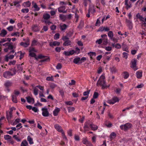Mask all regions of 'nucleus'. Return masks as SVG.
Wrapping results in <instances>:
<instances>
[{
    "label": "nucleus",
    "mask_w": 146,
    "mask_h": 146,
    "mask_svg": "<svg viewBox=\"0 0 146 146\" xmlns=\"http://www.w3.org/2000/svg\"><path fill=\"white\" fill-rule=\"evenodd\" d=\"M60 94L62 97H63L64 96V91L62 89H60L59 91Z\"/></svg>",
    "instance_id": "obj_41"
},
{
    "label": "nucleus",
    "mask_w": 146,
    "mask_h": 146,
    "mask_svg": "<svg viewBox=\"0 0 146 146\" xmlns=\"http://www.w3.org/2000/svg\"><path fill=\"white\" fill-rule=\"evenodd\" d=\"M29 55L32 57H35L36 56V54L35 53L32 52H30Z\"/></svg>",
    "instance_id": "obj_64"
},
{
    "label": "nucleus",
    "mask_w": 146,
    "mask_h": 146,
    "mask_svg": "<svg viewBox=\"0 0 146 146\" xmlns=\"http://www.w3.org/2000/svg\"><path fill=\"white\" fill-rule=\"evenodd\" d=\"M116 136V134L115 132H112L110 136V139H112L115 137Z\"/></svg>",
    "instance_id": "obj_34"
},
{
    "label": "nucleus",
    "mask_w": 146,
    "mask_h": 146,
    "mask_svg": "<svg viewBox=\"0 0 146 146\" xmlns=\"http://www.w3.org/2000/svg\"><path fill=\"white\" fill-rule=\"evenodd\" d=\"M3 77L6 79L10 78L11 76H13L12 73L10 71H7L5 72L3 74Z\"/></svg>",
    "instance_id": "obj_4"
},
{
    "label": "nucleus",
    "mask_w": 146,
    "mask_h": 146,
    "mask_svg": "<svg viewBox=\"0 0 146 146\" xmlns=\"http://www.w3.org/2000/svg\"><path fill=\"white\" fill-rule=\"evenodd\" d=\"M27 102L29 103H30L33 102L32 103H34L35 102L34 99L33 98H31L30 96L27 97L26 98Z\"/></svg>",
    "instance_id": "obj_20"
},
{
    "label": "nucleus",
    "mask_w": 146,
    "mask_h": 146,
    "mask_svg": "<svg viewBox=\"0 0 146 146\" xmlns=\"http://www.w3.org/2000/svg\"><path fill=\"white\" fill-rule=\"evenodd\" d=\"M126 21L128 23V25L129 29H131L132 28V22L130 21L127 19H126Z\"/></svg>",
    "instance_id": "obj_23"
},
{
    "label": "nucleus",
    "mask_w": 146,
    "mask_h": 146,
    "mask_svg": "<svg viewBox=\"0 0 146 146\" xmlns=\"http://www.w3.org/2000/svg\"><path fill=\"white\" fill-rule=\"evenodd\" d=\"M55 129L59 132L62 133L64 132L62 127L58 124H56L54 125Z\"/></svg>",
    "instance_id": "obj_14"
},
{
    "label": "nucleus",
    "mask_w": 146,
    "mask_h": 146,
    "mask_svg": "<svg viewBox=\"0 0 146 146\" xmlns=\"http://www.w3.org/2000/svg\"><path fill=\"white\" fill-rule=\"evenodd\" d=\"M13 137L18 142L20 141H21L20 138L18 137L17 135H14L13 136Z\"/></svg>",
    "instance_id": "obj_43"
},
{
    "label": "nucleus",
    "mask_w": 146,
    "mask_h": 146,
    "mask_svg": "<svg viewBox=\"0 0 146 146\" xmlns=\"http://www.w3.org/2000/svg\"><path fill=\"white\" fill-rule=\"evenodd\" d=\"M62 67V64L60 63H58L56 66V68L57 69L59 70Z\"/></svg>",
    "instance_id": "obj_56"
},
{
    "label": "nucleus",
    "mask_w": 146,
    "mask_h": 146,
    "mask_svg": "<svg viewBox=\"0 0 146 146\" xmlns=\"http://www.w3.org/2000/svg\"><path fill=\"white\" fill-rule=\"evenodd\" d=\"M108 36L111 40H113L114 41V38H113V34L112 31H110L108 33Z\"/></svg>",
    "instance_id": "obj_22"
},
{
    "label": "nucleus",
    "mask_w": 146,
    "mask_h": 146,
    "mask_svg": "<svg viewBox=\"0 0 146 146\" xmlns=\"http://www.w3.org/2000/svg\"><path fill=\"white\" fill-rule=\"evenodd\" d=\"M80 49L78 47H76L75 50H74V53H76L77 54H78L80 53Z\"/></svg>",
    "instance_id": "obj_47"
},
{
    "label": "nucleus",
    "mask_w": 146,
    "mask_h": 146,
    "mask_svg": "<svg viewBox=\"0 0 146 146\" xmlns=\"http://www.w3.org/2000/svg\"><path fill=\"white\" fill-rule=\"evenodd\" d=\"M27 139L30 144H32L33 143V139L30 136H28L27 137Z\"/></svg>",
    "instance_id": "obj_31"
},
{
    "label": "nucleus",
    "mask_w": 146,
    "mask_h": 146,
    "mask_svg": "<svg viewBox=\"0 0 146 146\" xmlns=\"http://www.w3.org/2000/svg\"><path fill=\"white\" fill-rule=\"evenodd\" d=\"M71 44V41L70 40H69L65 41L64 42L63 45L64 46H68L70 45Z\"/></svg>",
    "instance_id": "obj_25"
},
{
    "label": "nucleus",
    "mask_w": 146,
    "mask_h": 146,
    "mask_svg": "<svg viewBox=\"0 0 146 146\" xmlns=\"http://www.w3.org/2000/svg\"><path fill=\"white\" fill-rule=\"evenodd\" d=\"M38 42L37 40H33L32 42L31 46H34L37 45Z\"/></svg>",
    "instance_id": "obj_45"
},
{
    "label": "nucleus",
    "mask_w": 146,
    "mask_h": 146,
    "mask_svg": "<svg viewBox=\"0 0 146 146\" xmlns=\"http://www.w3.org/2000/svg\"><path fill=\"white\" fill-rule=\"evenodd\" d=\"M89 125L90 126L92 130L94 131L97 130L98 128V127L97 125L93 123H91L90 121L89 120L85 122L84 124L83 128L84 129V133L89 130Z\"/></svg>",
    "instance_id": "obj_1"
},
{
    "label": "nucleus",
    "mask_w": 146,
    "mask_h": 146,
    "mask_svg": "<svg viewBox=\"0 0 146 146\" xmlns=\"http://www.w3.org/2000/svg\"><path fill=\"white\" fill-rule=\"evenodd\" d=\"M11 136L8 135H4V138L6 140L10 139L11 138Z\"/></svg>",
    "instance_id": "obj_42"
},
{
    "label": "nucleus",
    "mask_w": 146,
    "mask_h": 146,
    "mask_svg": "<svg viewBox=\"0 0 146 146\" xmlns=\"http://www.w3.org/2000/svg\"><path fill=\"white\" fill-rule=\"evenodd\" d=\"M143 72L141 71H138L136 72V74L137 78L138 79H141L142 76Z\"/></svg>",
    "instance_id": "obj_16"
},
{
    "label": "nucleus",
    "mask_w": 146,
    "mask_h": 146,
    "mask_svg": "<svg viewBox=\"0 0 146 146\" xmlns=\"http://www.w3.org/2000/svg\"><path fill=\"white\" fill-rule=\"evenodd\" d=\"M112 46L113 47L114 46L117 49H119L121 47V45L119 43H117L115 45H114V44H112Z\"/></svg>",
    "instance_id": "obj_37"
},
{
    "label": "nucleus",
    "mask_w": 146,
    "mask_h": 146,
    "mask_svg": "<svg viewBox=\"0 0 146 146\" xmlns=\"http://www.w3.org/2000/svg\"><path fill=\"white\" fill-rule=\"evenodd\" d=\"M33 30L35 32L38 31H39L38 27L37 26L35 25L33 27Z\"/></svg>",
    "instance_id": "obj_39"
},
{
    "label": "nucleus",
    "mask_w": 146,
    "mask_h": 146,
    "mask_svg": "<svg viewBox=\"0 0 146 146\" xmlns=\"http://www.w3.org/2000/svg\"><path fill=\"white\" fill-rule=\"evenodd\" d=\"M89 142L88 141L86 138H83L82 142L84 144L86 145L87 143Z\"/></svg>",
    "instance_id": "obj_59"
},
{
    "label": "nucleus",
    "mask_w": 146,
    "mask_h": 146,
    "mask_svg": "<svg viewBox=\"0 0 146 146\" xmlns=\"http://www.w3.org/2000/svg\"><path fill=\"white\" fill-rule=\"evenodd\" d=\"M119 101V100L117 97H114L111 100H108V102L110 104H113L117 102H118Z\"/></svg>",
    "instance_id": "obj_10"
},
{
    "label": "nucleus",
    "mask_w": 146,
    "mask_h": 146,
    "mask_svg": "<svg viewBox=\"0 0 146 146\" xmlns=\"http://www.w3.org/2000/svg\"><path fill=\"white\" fill-rule=\"evenodd\" d=\"M46 80L47 81H53V76L47 77L46 78Z\"/></svg>",
    "instance_id": "obj_53"
},
{
    "label": "nucleus",
    "mask_w": 146,
    "mask_h": 146,
    "mask_svg": "<svg viewBox=\"0 0 146 146\" xmlns=\"http://www.w3.org/2000/svg\"><path fill=\"white\" fill-rule=\"evenodd\" d=\"M43 18L46 20H47L50 18V15L48 14H46L43 15Z\"/></svg>",
    "instance_id": "obj_35"
},
{
    "label": "nucleus",
    "mask_w": 146,
    "mask_h": 146,
    "mask_svg": "<svg viewBox=\"0 0 146 146\" xmlns=\"http://www.w3.org/2000/svg\"><path fill=\"white\" fill-rule=\"evenodd\" d=\"M7 29L9 31H12L13 29V27L11 26L7 28Z\"/></svg>",
    "instance_id": "obj_62"
},
{
    "label": "nucleus",
    "mask_w": 146,
    "mask_h": 146,
    "mask_svg": "<svg viewBox=\"0 0 146 146\" xmlns=\"http://www.w3.org/2000/svg\"><path fill=\"white\" fill-rule=\"evenodd\" d=\"M18 53H20V58L19 59L20 60H21L24 57V53H23L21 51H20L19 52H18Z\"/></svg>",
    "instance_id": "obj_52"
},
{
    "label": "nucleus",
    "mask_w": 146,
    "mask_h": 146,
    "mask_svg": "<svg viewBox=\"0 0 146 146\" xmlns=\"http://www.w3.org/2000/svg\"><path fill=\"white\" fill-rule=\"evenodd\" d=\"M136 17L139 19L140 21H142L143 22L145 21V19L142 16L140 15L139 13H137L136 15Z\"/></svg>",
    "instance_id": "obj_21"
},
{
    "label": "nucleus",
    "mask_w": 146,
    "mask_h": 146,
    "mask_svg": "<svg viewBox=\"0 0 146 146\" xmlns=\"http://www.w3.org/2000/svg\"><path fill=\"white\" fill-rule=\"evenodd\" d=\"M68 112H72L74 111L75 109L74 107H69L67 108Z\"/></svg>",
    "instance_id": "obj_36"
},
{
    "label": "nucleus",
    "mask_w": 146,
    "mask_h": 146,
    "mask_svg": "<svg viewBox=\"0 0 146 146\" xmlns=\"http://www.w3.org/2000/svg\"><path fill=\"white\" fill-rule=\"evenodd\" d=\"M33 93L35 96L37 95L38 94V89L36 86L33 88Z\"/></svg>",
    "instance_id": "obj_30"
},
{
    "label": "nucleus",
    "mask_w": 146,
    "mask_h": 146,
    "mask_svg": "<svg viewBox=\"0 0 146 146\" xmlns=\"http://www.w3.org/2000/svg\"><path fill=\"white\" fill-rule=\"evenodd\" d=\"M90 90L88 91H85L84 92L83 94L84 96H88V95L90 93Z\"/></svg>",
    "instance_id": "obj_61"
},
{
    "label": "nucleus",
    "mask_w": 146,
    "mask_h": 146,
    "mask_svg": "<svg viewBox=\"0 0 146 146\" xmlns=\"http://www.w3.org/2000/svg\"><path fill=\"white\" fill-rule=\"evenodd\" d=\"M29 44H30L29 43V41H28L25 42H22L20 44V45L23 46L25 48L27 47L29 45Z\"/></svg>",
    "instance_id": "obj_19"
},
{
    "label": "nucleus",
    "mask_w": 146,
    "mask_h": 146,
    "mask_svg": "<svg viewBox=\"0 0 146 146\" xmlns=\"http://www.w3.org/2000/svg\"><path fill=\"white\" fill-rule=\"evenodd\" d=\"M60 110L59 108H56L53 111L54 115L55 116H57Z\"/></svg>",
    "instance_id": "obj_18"
},
{
    "label": "nucleus",
    "mask_w": 146,
    "mask_h": 146,
    "mask_svg": "<svg viewBox=\"0 0 146 146\" xmlns=\"http://www.w3.org/2000/svg\"><path fill=\"white\" fill-rule=\"evenodd\" d=\"M66 7L62 6L58 8V11L59 13H65L67 12V9H66Z\"/></svg>",
    "instance_id": "obj_9"
},
{
    "label": "nucleus",
    "mask_w": 146,
    "mask_h": 146,
    "mask_svg": "<svg viewBox=\"0 0 146 146\" xmlns=\"http://www.w3.org/2000/svg\"><path fill=\"white\" fill-rule=\"evenodd\" d=\"M80 58L77 57L74 58L73 60V62L75 64H78L80 62Z\"/></svg>",
    "instance_id": "obj_27"
},
{
    "label": "nucleus",
    "mask_w": 146,
    "mask_h": 146,
    "mask_svg": "<svg viewBox=\"0 0 146 146\" xmlns=\"http://www.w3.org/2000/svg\"><path fill=\"white\" fill-rule=\"evenodd\" d=\"M67 27V26L65 24H64L62 25H60V28L62 31L65 30Z\"/></svg>",
    "instance_id": "obj_29"
},
{
    "label": "nucleus",
    "mask_w": 146,
    "mask_h": 146,
    "mask_svg": "<svg viewBox=\"0 0 146 146\" xmlns=\"http://www.w3.org/2000/svg\"><path fill=\"white\" fill-rule=\"evenodd\" d=\"M12 100L15 103L17 102V96L14 95H12Z\"/></svg>",
    "instance_id": "obj_26"
},
{
    "label": "nucleus",
    "mask_w": 146,
    "mask_h": 146,
    "mask_svg": "<svg viewBox=\"0 0 146 146\" xmlns=\"http://www.w3.org/2000/svg\"><path fill=\"white\" fill-rule=\"evenodd\" d=\"M7 34V31L5 29H3L0 33V36L4 37Z\"/></svg>",
    "instance_id": "obj_28"
},
{
    "label": "nucleus",
    "mask_w": 146,
    "mask_h": 146,
    "mask_svg": "<svg viewBox=\"0 0 146 146\" xmlns=\"http://www.w3.org/2000/svg\"><path fill=\"white\" fill-rule=\"evenodd\" d=\"M84 25V23L83 21H81L80 22V24L79 26H78V28L79 29H81L82 28Z\"/></svg>",
    "instance_id": "obj_40"
},
{
    "label": "nucleus",
    "mask_w": 146,
    "mask_h": 146,
    "mask_svg": "<svg viewBox=\"0 0 146 146\" xmlns=\"http://www.w3.org/2000/svg\"><path fill=\"white\" fill-rule=\"evenodd\" d=\"M98 96V94L96 92H94L93 96V98L94 99L97 98Z\"/></svg>",
    "instance_id": "obj_49"
},
{
    "label": "nucleus",
    "mask_w": 146,
    "mask_h": 146,
    "mask_svg": "<svg viewBox=\"0 0 146 146\" xmlns=\"http://www.w3.org/2000/svg\"><path fill=\"white\" fill-rule=\"evenodd\" d=\"M129 76V74L127 72H124L123 73V76L125 79H127Z\"/></svg>",
    "instance_id": "obj_24"
},
{
    "label": "nucleus",
    "mask_w": 146,
    "mask_h": 146,
    "mask_svg": "<svg viewBox=\"0 0 146 146\" xmlns=\"http://www.w3.org/2000/svg\"><path fill=\"white\" fill-rule=\"evenodd\" d=\"M132 126V125L131 124L127 123L124 125H121L120 128L121 130L126 131L129 129Z\"/></svg>",
    "instance_id": "obj_3"
},
{
    "label": "nucleus",
    "mask_w": 146,
    "mask_h": 146,
    "mask_svg": "<svg viewBox=\"0 0 146 146\" xmlns=\"http://www.w3.org/2000/svg\"><path fill=\"white\" fill-rule=\"evenodd\" d=\"M88 13L92 14L96 12L95 7L93 5H90L88 10Z\"/></svg>",
    "instance_id": "obj_11"
},
{
    "label": "nucleus",
    "mask_w": 146,
    "mask_h": 146,
    "mask_svg": "<svg viewBox=\"0 0 146 146\" xmlns=\"http://www.w3.org/2000/svg\"><path fill=\"white\" fill-rule=\"evenodd\" d=\"M62 134L63 139L66 141H68V140L67 138L65 135V133L64 132H63L62 133Z\"/></svg>",
    "instance_id": "obj_46"
},
{
    "label": "nucleus",
    "mask_w": 146,
    "mask_h": 146,
    "mask_svg": "<svg viewBox=\"0 0 146 146\" xmlns=\"http://www.w3.org/2000/svg\"><path fill=\"white\" fill-rule=\"evenodd\" d=\"M88 55H89L90 56H96V53L95 52H90L88 53Z\"/></svg>",
    "instance_id": "obj_48"
},
{
    "label": "nucleus",
    "mask_w": 146,
    "mask_h": 146,
    "mask_svg": "<svg viewBox=\"0 0 146 146\" xmlns=\"http://www.w3.org/2000/svg\"><path fill=\"white\" fill-rule=\"evenodd\" d=\"M97 86H102V89H106L110 86V85H107L106 84V82L105 80L99 79L96 84Z\"/></svg>",
    "instance_id": "obj_2"
},
{
    "label": "nucleus",
    "mask_w": 146,
    "mask_h": 146,
    "mask_svg": "<svg viewBox=\"0 0 146 146\" xmlns=\"http://www.w3.org/2000/svg\"><path fill=\"white\" fill-rule=\"evenodd\" d=\"M74 50H72L69 51H64L63 54L65 56H69L70 55H72L74 54Z\"/></svg>",
    "instance_id": "obj_12"
},
{
    "label": "nucleus",
    "mask_w": 146,
    "mask_h": 146,
    "mask_svg": "<svg viewBox=\"0 0 146 146\" xmlns=\"http://www.w3.org/2000/svg\"><path fill=\"white\" fill-rule=\"evenodd\" d=\"M47 57L46 56L43 55L41 54H39L38 56V58L39 59H42L45 58V57Z\"/></svg>",
    "instance_id": "obj_54"
},
{
    "label": "nucleus",
    "mask_w": 146,
    "mask_h": 146,
    "mask_svg": "<svg viewBox=\"0 0 146 146\" xmlns=\"http://www.w3.org/2000/svg\"><path fill=\"white\" fill-rule=\"evenodd\" d=\"M19 33L18 32H15L11 34V35L12 36H19Z\"/></svg>",
    "instance_id": "obj_51"
},
{
    "label": "nucleus",
    "mask_w": 146,
    "mask_h": 146,
    "mask_svg": "<svg viewBox=\"0 0 146 146\" xmlns=\"http://www.w3.org/2000/svg\"><path fill=\"white\" fill-rule=\"evenodd\" d=\"M101 37L103 38L102 40H103L105 43L107 44L108 43V39L107 35L106 34L102 35Z\"/></svg>",
    "instance_id": "obj_17"
},
{
    "label": "nucleus",
    "mask_w": 146,
    "mask_h": 146,
    "mask_svg": "<svg viewBox=\"0 0 146 146\" xmlns=\"http://www.w3.org/2000/svg\"><path fill=\"white\" fill-rule=\"evenodd\" d=\"M60 34L58 33H56L54 35V38L55 40H57L59 38Z\"/></svg>",
    "instance_id": "obj_55"
},
{
    "label": "nucleus",
    "mask_w": 146,
    "mask_h": 146,
    "mask_svg": "<svg viewBox=\"0 0 146 146\" xmlns=\"http://www.w3.org/2000/svg\"><path fill=\"white\" fill-rule=\"evenodd\" d=\"M42 114L44 117H47L49 115V113L47 108H43L42 109Z\"/></svg>",
    "instance_id": "obj_8"
},
{
    "label": "nucleus",
    "mask_w": 146,
    "mask_h": 146,
    "mask_svg": "<svg viewBox=\"0 0 146 146\" xmlns=\"http://www.w3.org/2000/svg\"><path fill=\"white\" fill-rule=\"evenodd\" d=\"M50 60V58L49 57H47L45 59H43L42 60H41L40 61V62H48Z\"/></svg>",
    "instance_id": "obj_44"
},
{
    "label": "nucleus",
    "mask_w": 146,
    "mask_h": 146,
    "mask_svg": "<svg viewBox=\"0 0 146 146\" xmlns=\"http://www.w3.org/2000/svg\"><path fill=\"white\" fill-rule=\"evenodd\" d=\"M125 7L127 10H128L132 7V4L130 2H129V0H125Z\"/></svg>",
    "instance_id": "obj_6"
},
{
    "label": "nucleus",
    "mask_w": 146,
    "mask_h": 146,
    "mask_svg": "<svg viewBox=\"0 0 146 146\" xmlns=\"http://www.w3.org/2000/svg\"><path fill=\"white\" fill-rule=\"evenodd\" d=\"M76 81L73 80H71V82H69L68 84V85H74L75 84Z\"/></svg>",
    "instance_id": "obj_63"
},
{
    "label": "nucleus",
    "mask_w": 146,
    "mask_h": 146,
    "mask_svg": "<svg viewBox=\"0 0 146 146\" xmlns=\"http://www.w3.org/2000/svg\"><path fill=\"white\" fill-rule=\"evenodd\" d=\"M31 3L29 1L25 2L23 3L24 6L26 7H29L30 6Z\"/></svg>",
    "instance_id": "obj_32"
},
{
    "label": "nucleus",
    "mask_w": 146,
    "mask_h": 146,
    "mask_svg": "<svg viewBox=\"0 0 146 146\" xmlns=\"http://www.w3.org/2000/svg\"><path fill=\"white\" fill-rule=\"evenodd\" d=\"M28 145V143L26 140H24L21 143V146H27Z\"/></svg>",
    "instance_id": "obj_33"
},
{
    "label": "nucleus",
    "mask_w": 146,
    "mask_h": 146,
    "mask_svg": "<svg viewBox=\"0 0 146 146\" xmlns=\"http://www.w3.org/2000/svg\"><path fill=\"white\" fill-rule=\"evenodd\" d=\"M16 48V47L15 46H14V45H9L8 47V48L9 50H13V49L14 48Z\"/></svg>",
    "instance_id": "obj_57"
},
{
    "label": "nucleus",
    "mask_w": 146,
    "mask_h": 146,
    "mask_svg": "<svg viewBox=\"0 0 146 146\" xmlns=\"http://www.w3.org/2000/svg\"><path fill=\"white\" fill-rule=\"evenodd\" d=\"M60 44V42L56 41H55L52 42H51L49 43V45L52 47L59 46Z\"/></svg>",
    "instance_id": "obj_15"
},
{
    "label": "nucleus",
    "mask_w": 146,
    "mask_h": 146,
    "mask_svg": "<svg viewBox=\"0 0 146 146\" xmlns=\"http://www.w3.org/2000/svg\"><path fill=\"white\" fill-rule=\"evenodd\" d=\"M33 7L35 9V10L38 11L39 10L40 8L38 7L36 3H35L33 5Z\"/></svg>",
    "instance_id": "obj_60"
},
{
    "label": "nucleus",
    "mask_w": 146,
    "mask_h": 146,
    "mask_svg": "<svg viewBox=\"0 0 146 146\" xmlns=\"http://www.w3.org/2000/svg\"><path fill=\"white\" fill-rule=\"evenodd\" d=\"M91 2V0H84V3L85 6H86L88 4V2Z\"/></svg>",
    "instance_id": "obj_58"
},
{
    "label": "nucleus",
    "mask_w": 146,
    "mask_h": 146,
    "mask_svg": "<svg viewBox=\"0 0 146 146\" xmlns=\"http://www.w3.org/2000/svg\"><path fill=\"white\" fill-rule=\"evenodd\" d=\"M131 67L132 68L134 71L137 70L138 69V68L136 66L137 60L136 59H133L132 60H131Z\"/></svg>",
    "instance_id": "obj_5"
},
{
    "label": "nucleus",
    "mask_w": 146,
    "mask_h": 146,
    "mask_svg": "<svg viewBox=\"0 0 146 146\" xmlns=\"http://www.w3.org/2000/svg\"><path fill=\"white\" fill-rule=\"evenodd\" d=\"M6 115L7 118L8 120H10L11 118L12 117V112L10 110L8 111H7L6 112Z\"/></svg>",
    "instance_id": "obj_13"
},
{
    "label": "nucleus",
    "mask_w": 146,
    "mask_h": 146,
    "mask_svg": "<svg viewBox=\"0 0 146 146\" xmlns=\"http://www.w3.org/2000/svg\"><path fill=\"white\" fill-rule=\"evenodd\" d=\"M59 17L61 20L63 21H65L66 19V16L62 14H60Z\"/></svg>",
    "instance_id": "obj_38"
},
{
    "label": "nucleus",
    "mask_w": 146,
    "mask_h": 146,
    "mask_svg": "<svg viewBox=\"0 0 146 146\" xmlns=\"http://www.w3.org/2000/svg\"><path fill=\"white\" fill-rule=\"evenodd\" d=\"M12 83L11 82L8 80L5 82L4 84V86L8 91H9V88L12 86Z\"/></svg>",
    "instance_id": "obj_7"
},
{
    "label": "nucleus",
    "mask_w": 146,
    "mask_h": 146,
    "mask_svg": "<svg viewBox=\"0 0 146 146\" xmlns=\"http://www.w3.org/2000/svg\"><path fill=\"white\" fill-rule=\"evenodd\" d=\"M21 12L24 13H27L29 12V9L28 8L23 9L21 10Z\"/></svg>",
    "instance_id": "obj_50"
}]
</instances>
